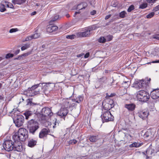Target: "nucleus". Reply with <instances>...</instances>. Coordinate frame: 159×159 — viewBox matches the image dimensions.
<instances>
[{"label":"nucleus","instance_id":"obj_39","mask_svg":"<svg viewBox=\"0 0 159 159\" xmlns=\"http://www.w3.org/2000/svg\"><path fill=\"white\" fill-rule=\"evenodd\" d=\"M18 30V29L17 28H12L10 30L9 32L10 33H12L17 32Z\"/></svg>","mask_w":159,"mask_h":159},{"label":"nucleus","instance_id":"obj_28","mask_svg":"<svg viewBox=\"0 0 159 159\" xmlns=\"http://www.w3.org/2000/svg\"><path fill=\"white\" fill-rule=\"evenodd\" d=\"M127 15L126 12L125 11H123L119 13V16L120 18H125Z\"/></svg>","mask_w":159,"mask_h":159},{"label":"nucleus","instance_id":"obj_54","mask_svg":"<svg viewBox=\"0 0 159 159\" xmlns=\"http://www.w3.org/2000/svg\"><path fill=\"white\" fill-rule=\"evenodd\" d=\"M36 5L37 6H41V7L40 8L41 10L42 9V7H43V5L42 4H41L40 3H36Z\"/></svg>","mask_w":159,"mask_h":159},{"label":"nucleus","instance_id":"obj_48","mask_svg":"<svg viewBox=\"0 0 159 159\" xmlns=\"http://www.w3.org/2000/svg\"><path fill=\"white\" fill-rule=\"evenodd\" d=\"M149 132H147L145 133L144 135V136L145 138H148L149 136Z\"/></svg>","mask_w":159,"mask_h":159},{"label":"nucleus","instance_id":"obj_45","mask_svg":"<svg viewBox=\"0 0 159 159\" xmlns=\"http://www.w3.org/2000/svg\"><path fill=\"white\" fill-rule=\"evenodd\" d=\"M59 18V16L58 15H56L53 18L51 21H54L57 20Z\"/></svg>","mask_w":159,"mask_h":159},{"label":"nucleus","instance_id":"obj_53","mask_svg":"<svg viewBox=\"0 0 159 159\" xmlns=\"http://www.w3.org/2000/svg\"><path fill=\"white\" fill-rule=\"evenodd\" d=\"M111 16V15L110 14H109L107 15L105 17V19L107 20V19H109Z\"/></svg>","mask_w":159,"mask_h":159},{"label":"nucleus","instance_id":"obj_1","mask_svg":"<svg viewBox=\"0 0 159 159\" xmlns=\"http://www.w3.org/2000/svg\"><path fill=\"white\" fill-rule=\"evenodd\" d=\"M83 100V97L81 96H79L77 98L76 100L75 99H72L70 98H64L62 99L61 103L62 105V107L67 109L68 108L74 107L76 102L79 103Z\"/></svg>","mask_w":159,"mask_h":159},{"label":"nucleus","instance_id":"obj_16","mask_svg":"<svg viewBox=\"0 0 159 159\" xmlns=\"http://www.w3.org/2000/svg\"><path fill=\"white\" fill-rule=\"evenodd\" d=\"M145 83V82L143 80H137L134 83V86L136 88L139 87V88H141L143 86Z\"/></svg>","mask_w":159,"mask_h":159},{"label":"nucleus","instance_id":"obj_7","mask_svg":"<svg viewBox=\"0 0 159 159\" xmlns=\"http://www.w3.org/2000/svg\"><path fill=\"white\" fill-rule=\"evenodd\" d=\"M40 115L42 116V119L45 120L47 116H52L53 115V113L50 108L44 107L42 109L40 112Z\"/></svg>","mask_w":159,"mask_h":159},{"label":"nucleus","instance_id":"obj_29","mask_svg":"<svg viewBox=\"0 0 159 159\" xmlns=\"http://www.w3.org/2000/svg\"><path fill=\"white\" fill-rule=\"evenodd\" d=\"M4 2H2V3L0 4V11L1 12H3L6 10L4 5L3 3Z\"/></svg>","mask_w":159,"mask_h":159},{"label":"nucleus","instance_id":"obj_34","mask_svg":"<svg viewBox=\"0 0 159 159\" xmlns=\"http://www.w3.org/2000/svg\"><path fill=\"white\" fill-rule=\"evenodd\" d=\"M77 141L75 139L71 140L68 142V143L69 144H74L76 143Z\"/></svg>","mask_w":159,"mask_h":159},{"label":"nucleus","instance_id":"obj_63","mask_svg":"<svg viewBox=\"0 0 159 159\" xmlns=\"http://www.w3.org/2000/svg\"><path fill=\"white\" fill-rule=\"evenodd\" d=\"M129 82L128 81H124L122 84H126V83H127Z\"/></svg>","mask_w":159,"mask_h":159},{"label":"nucleus","instance_id":"obj_12","mask_svg":"<svg viewBox=\"0 0 159 159\" xmlns=\"http://www.w3.org/2000/svg\"><path fill=\"white\" fill-rule=\"evenodd\" d=\"M68 112V111L67 109L61 107V109L57 113L58 116H60L61 118H63L64 119L65 117L67 115Z\"/></svg>","mask_w":159,"mask_h":159},{"label":"nucleus","instance_id":"obj_22","mask_svg":"<svg viewBox=\"0 0 159 159\" xmlns=\"http://www.w3.org/2000/svg\"><path fill=\"white\" fill-rule=\"evenodd\" d=\"M40 85H41L42 86V89L43 90H46L48 89H49L50 87V84H52V83L48 82V83H40Z\"/></svg>","mask_w":159,"mask_h":159},{"label":"nucleus","instance_id":"obj_8","mask_svg":"<svg viewBox=\"0 0 159 159\" xmlns=\"http://www.w3.org/2000/svg\"><path fill=\"white\" fill-rule=\"evenodd\" d=\"M102 119L103 121L108 122L112 121L113 120L114 117L111 115L110 111H106L101 115Z\"/></svg>","mask_w":159,"mask_h":159},{"label":"nucleus","instance_id":"obj_57","mask_svg":"<svg viewBox=\"0 0 159 159\" xmlns=\"http://www.w3.org/2000/svg\"><path fill=\"white\" fill-rule=\"evenodd\" d=\"M20 50L19 49H18V50H16L15 52V54H16V55H17V54H18L19 52H20Z\"/></svg>","mask_w":159,"mask_h":159},{"label":"nucleus","instance_id":"obj_27","mask_svg":"<svg viewBox=\"0 0 159 159\" xmlns=\"http://www.w3.org/2000/svg\"><path fill=\"white\" fill-rule=\"evenodd\" d=\"M25 0H12V2L14 4L21 5L25 2Z\"/></svg>","mask_w":159,"mask_h":159},{"label":"nucleus","instance_id":"obj_26","mask_svg":"<svg viewBox=\"0 0 159 159\" xmlns=\"http://www.w3.org/2000/svg\"><path fill=\"white\" fill-rule=\"evenodd\" d=\"M33 114V112L30 111H26L23 113L25 117V119L26 120H28Z\"/></svg>","mask_w":159,"mask_h":159},{"label":"nucleus","instance_id":"obj_13","mask_svg":"<svg viewBox=\"0 0 159 159\" xmlns=\"http://www.w3.org/2000/svg\"><path fill=\"white\" fill-rule=\"evenodd\" d=\"M139 116L144 120L147 118L149 115V112L147 110H140L138 113Z\"/></svg>","mask_w":159,"mask_h":159},{"label":"nucleus","instance_id":"obj_60","mask_svg":"<svg viewBox=\"0 0 159 159\" xmlns=\"http://www.w3.org/2000/svg\"><path fill=\"white\" fill-rule=\"evenodd\" d=\"M80 13V11H76L75 12V14H74V16H75L77 14H79Z\"/></svg>","mask_w":159,"mask_h":159},{"label":"nucleus","instance_id":"obj_11","mask_svg":"<svg viewBox=\"0 0 159 159\" xmlns=\"http://www.w3.org/2000/svg\"><path fill=\"white\" fill-rule=\"evenodd\" d=\"M14 143L13 149L14 151L18 152H21L23 150V147L22 143L20 142V141H16Z\"/></svg>","mask_w":159,"mask_h":159},{"label":"nucleus","instance_id":"obj_24","mask_svg":"<svg viewBox=\"0 0 159 159\" xmlns=\"http://www.w3.org/2000/svg\"><path fill=\"white\" fill-rule=\"evenodd\" d=\"M143 144L142 143L134 142L130 144L129 146L130 148H139Z\"/></svg>","mask_w":159,"mask_h":159},{"label":"nucleus","instance_id":"obj_49","mask_svg":"<svg viewBox=\"0 0 159 159\" xmlns=\"http://www.w3.org/2000/svg\"><path fill=\"white\" fill-rule=\"evenodd\" d=\"M24 58L22 56V55H19L18 57L17 58H16L15 59H18V60H21Z\"/></svg>","mask_w":159,"mask_h":159},{"label":"nucleus","instance_id":"obj_47","mask_svg":"<svg viewBox=\"0 0 159 159\" xmlns=\"http://www.w3.org/2000/svg\"><path fill=\"white\" fill-rule=\"evenodd\" d=\"M159 10V5L155 7L153 9V11L156 12Z\"/></svg>","mask_w":159,"mask_h":159},{"label":"nucleus","instance_id":"obj_30","mask_svg":"<svg viewBox=\"0 0 159 159\" xmlns=\"http://www.w3.org/2000/svg\"><path fill=\"white\" fill-rule=\"evenodd\" d=\"M30 47V45L29 44H25L24 45L22 46L21 48V50L22 51H24L27 49L29 48Z\"/></svg>","mask_w":159,"mask_h":159},{"label":"nucleus","instance_id":"obj_64","mask_svg":"<svg viewBox=\"0 0 159 159\" xmlns=\"http://www.w3.org/2000/svg\"><path fill=\"white\" fill-rule=\"evenodd\" d=\"M4 59V58L2 57H0V61H1L2 60Z\"/></svg>","mask_w":159,"mask_h":159},{"label":"nucleus","instance_id":"obj_62","mask_svg":"<svg viewBox=\"0 0 159 159\" xmlns=\"http://www.w3.org/2000/svg\"><path fill=\"white\" fill-rule=\"evenodd\" d=\"M109 70H106L105 71V73H109Z\"/></svg>","mask_w":159,"mask_h":159},{"label":"nucleus","instance_id":"obj_6","mask_svg":"<svg viewBox=\"0 0 159 159\" xmlns=\"http://www.w3.org/2000/svg\"><path fill=\"white\" fill-rule=\"evenodd\" d=\"M28 127L30 133L34 134L35 132L39 128V124L37 122H34L32 120L29 122Z\"/></svg>","mask_w":159,"mask_h":159},{"label":"nucleus","instance_id":"obj_40","mask_svg":"<svg viewBox=\"0 0 159 159\" xmlns=\"http://www.w3.org/2000/svg\"><path fill=\"white\" fill-rule=\"evenodd\" d=\"M33 39V38L32 36V35H30V36H29L28 37H26L25 40H23V42H25V41H28L30 40H31V39Z\"/></svg>","mask_w":159,"mask_h":159},{"label":"nucleus","instance_id":"obj_55","mask_svg":"<svg viewBox=\"0 0 159 159\" xmlns=\"http://www.w3.org/2000/svg\"><path fill=\"white\" fill-rule=\"evenodd\" d=\"M155 51L157 52H159V48L158 47H156L155 48Z\"/></svg>","mask_w":159,"mask_h":159},{"label":"nucleus","instance_id":"obj_41","mask_svg":"<svg viewBox=\"0 0 159 159\" xmlns=\"http://www.w3.org/2000/svg\"><path fill=\"white\" fill-rule=\"evenodd\" d=\"M31 54V51H30L29 52H28L27 53H24L23 54H22V56L23 57H25L28 56V55Z\"/></svg>","mask_w":159,"mask_h":159},{"label":"nucleus","instance_id":"obj_52","mask_svg":"<svg viewBox=\"0 0 159 159\" xmlns=\"http://www.w3.org/2000/svg\"><path fill=\"white\" fill-rule=\"evenodd\" d=\"M84 55V53H81L80 54H78L77 55V57H83Z\"/></svg>","mask_w":159,"mask_h":159},{"label":"nucleus","instance_id":"obj_4","mask_svg":"<svg viewBox=\"0 0 159 159\" xmlns=\"http://www.w3.org/2000/svg\"><path fill=\"white\" fill-rule=\"evenodd\" d=\"M41 84H39L33 86L30 88H29L24 92V94L27 96L32 97L39 93V90L36 89L39 86H41Z\"/></svg>","mask_w":159,"mask_h":159},{"label":"nucleus","instance_id":"obj_21","mask_svg":"<svg viewBox=\"0 0 159 159\" xmlns=\"http://www.w3.org/2000/svg\"><path fill=\"white\" fill-rule=\"evenodd\" d=\"M155 152L154 149H152L151 148H149L146 151V154L147 159H148V156H150L152 155V154L154 153Z\"/></svg>","mask_w":159,"mask_h":159},{"label":"nucleus","instance_id":"obj_32","mask_svg":"<svg viewBox=\"0 0 159 159\" xmlns=\"http://www.w3.org/2000/svg\"><path fill=\"white\" fill-rule=\"evenodd\" d=\"M148 6L146 2H143L139 5V8L141 9H143L146 8Z\"/></svg>","mask_w":159,"mask_h":159},{"label":"nucleus","instance_id":"obj_46","mask_svg":"<svg viewBox=\"0 0 159 159\" xmlns=\"http://www.w3.org/2000/svg\"><path fill=\"white\" fill-rule=\"evenodd\" d=\"M35 104L33 103L32 101L29 100V101L28 102V105H30V106H34L35 105Z\"/></svg>","mask_w":159,"mask_h":159},{"label":"nucleus","instance_id":"obj_2","mask_svg":"<svg viewBox=\"0 0 159 159\" xmlns=\"http://www.w3.org/2000/svg\"><path fill=\"white\" fill-rule=\"evenodd\" d=\"M28 132L26 129L20 128L17 133H15L12 136L13 139L15 141H24L27 138Z\"/></svg>","mask_w":159,"mask_h":159},{"label":"nucleus","instance_id":"obj_38","mask_svg":"<svg viewBox=\"0 0 159 159\" xmlns=\"http://www.w3.org/2000/svg\"><path fill=\"white\" fill-rule=\"evenodd\" d=\"M134 9V6L133 5H131L129 7L127 10V11L129 12H130Z\"/></svg>","mask_w":159,"mask_h":159},{"label":"nucleus","instance_id":"obj_58","mask_svg":"<svg viewBox=\"0 0 159 159\" xmlns=\"http://www.w3.org/2000/svg\"><path fill=\"white\" fill-rule=\"evenodd\" d=\"M106 95H107V96L109 97H112L113 96H114V94H111L110 95H108V93H107Z\"/></svg>","mask_w":159,"mask_h":159},{"label":"nucleus","instance_id":"obj_23","mask_svg":"<svg viewBox=\"0 0 159 159\" xmlns=\"http://www.w3.org/2000/svg\"><path fill=\"white\" fill-rule=\"evenodd\" d=\"M37 141L33 139L30 140L28 142V146L30 147H33L37 143Z\"/></svg>","mask_w":159,"mask_h":159},{"label":"nucleus","instance_id":"obj_25","mask_svg":"<svg viewBox=\"0 0 159 159\" xmlns=\"http://www.w3.org/2000/svg\"><path fill=\"white\" fill-rule=\"evenodd\" d=\"M99 139L98 135H91L89 138V140L92 142H95Z\"/></svg>","mask_w":159,"mask_h":159},{"label":"nucleus","instance_id":"obj_33","mask_svg":"<svg viewBox=\"0 0 159 159\" xmlns=\"http://www.w3.org/2000/svg\"><path fill=\"white\" fill-rule=\"evenodd\" d=\"M31 35L33 38V39H35L39 37L40 34L37 33H35L34 34Z\"/></svg>","mask_w":159,"mask_h":159},{"label":"nucleus","instance_id":"obj_17","mask_svg":"<svg viewBox=\"0 0 159 159\" xmlns=\"http://www.w3.org/2000/svg\"><path fill=\"white\" fill-rule=\"evenodd\" d=\"M152 98L154 99L159 98V89L153 90L151 93Z\"/></svg>","mask_w":159,"mask_h":159},{"label":"nucleus","instance_id":"obj_43","mask_svg":"<svg viewBox=\"0 0 159 159\" xmlns=\"http://www.w3.org/2000/svg\"><path fill=\"white\" fill-rule=\"evenodd\" d=\"M75 36V35H67L66 38L68 39H73L74 38Z\"/></svg>","mask_w":159,"mask_h":159},{"label":"nucleus","instance_id":"obj_35","mask_svg":"<svg viewBox=\"0 0 159 159\" xmlns=\"http://www.w3.org/2000/svg\"><path fill=\"white\" fill-rule=\"evenodd\" d=\"M154 15V12H151L146 16V18H150L152 17Z\"/></svg>","mask_w":159,"mask_h":159},{"label":"nucleus","instance_id":"obj_51","mask_svg":"<svg viewBox=\"0 0 159 159\" xmlns=\"http://www.w3.org/2000/svg\"><path fill=\"white\" fill-rule=\"evenodd\" d=\"M89 53L87 52L84 55V57L85 58H87L89 57Z\"/></svg>","mask_w":159,"mask_h":159},{"label":"nucleus","instance_id":"obj_3","mask_svg":"<svg viewBox=\"0 0 159 159\" xmlns=\"http://www.w3.org/2000/svg\"><path fill=\"white\" fill-rule=\"evenodd\" d=\"M11 113L14 115L13 121L16 126L20 127L24 123V117L22 115H19V111L16 109H13Z\"/></svg>","mask_w":159,"mask_h":159},{"label":"nucleus","instance_id":"obj_14","mask_svg":"<svg viewBox=\"0 0 159 159\" xmlns=\"http://www.w3.org/2000/svg\"><path fill=\"white\" fill-rule=\"evenodd\" d=\"M50 132V130L48 128H43L40 132L39 134V137L42 139L46 137L48 133Z\"/></svg>","mask_w":159,"mask_h":159},{"label":"nucleus","instance_id":"obj_61","mask_svg":"<svg viewBox=\"0 0 159 159\" xmlns=\"http://www.w3.org/2000/svg\"><path fill=\"white\" fill-rule=\"evenodd\" d=\"M65 15L67 18H68L70 16V15L69 14H67Z\"/></svg>","mask_w":159,"mask_h":159},{"label":"nucleus","instance_id":"obj_5","mask_svg":"<svg viewBox=\"0 0 159 159\" xmlns=\"http://www.w3.org/2000/svg\"><path fill=\"white\" fill-rule=\"evenodd\" d=\"M136 97L140 101L146 102L150 98L149 93L144 90H140L137 93Z\"/></svg>","mask_w":159,"mask_h":159},{"label":"nucleus","instance_id":"obj_59","mask_svg":"<svg viewBox=\"0 0 159 159\" xmlns=\"http://www.w3.org/2000/svg\"><path fill=\"white\" fill-rule=\"evenodd\" d=\"M36 13H37L36 11H34V12H32V13H31V16L34 15H35L36 14Z\"/></svg>","mask_w":159,"mask_h":159},{"label":"nucleus","instance_id":"obj_42","mask_svg":"<svg viewBox=\"0 0 159 159\" xmlns=\"http://www.w3.org/2000/svg\"><path fill=\"white\" fill-rule=\"evenodd\" d=\"M31 54V51H30L29 52H28L27 53H24L23 54H22V56L23 57H25L28 56V55Z\"/></svg>","mask_w":159,"mask_h":159},{"label":"nucleus","instance_id":"obj_18","mask_svg":"<svg viewBox=\"0 0 159 159\" xmlns=\"http://www.w3.org/2000/svg\"><path fill=\"white\" fill-rule=\"evenodd\" d=\"M58 29V27L55 25H49L47 28V31L49 33H51L55 31Z\"/></svg>","mask_w":159,"mask_h":159},{"label":"nucleus","instance_id":"obj_37","mask_svg":"<svg viewBox=\"0 0 159 159\" xmlns=\"http://www.w3.org/2000/svg\"><path fill=\"white\" fill-rule=\"evenodd\" d=\"M14 55L12 53H8L6 55L5 58L6 59H8L13 57Z\"/></svg>","mask_w":159,"mask_h":159},{"label":"nucleus","instance_id":"obj_44","mask_svg":"<svg viewBox=\"0 0 159 159\" xmlns=\"http://www.w3.org/2000/svg\"><path fill=\"white\" fill-rule=\"evenodd\" d=\"M157 0H146L147 2L150 4L152 3H152H155Z\"/></svg>","mask_w":159,"mask_h":159},{"label":"nucleus","instance_id":"obj_15","mask_svg":"<svg viewBox=\"0 0 159 159\" xmlns=\"http://www.w3.org/2000/svg\"><path fill=\"white\" fill-rule=\"evenodd\" d=\"M87 5H88L86 2H83L78 5L77 6L74 7L73 9H76L79 10H82L85 9L87 6Z\"/></svg>","mask_w":159,"mask_h":159},{"label":"nucleus","instance_id":"obj_10","mask_svg":"<svg viewBox=\"0 0 159 159\" xmlns=\"http://www.w3.org/2000/svg\"><path fill=\"white\" fill-rule=\"evenodd\" d=\"M14 143L11 140L5 141L3 144V147L4 149L8 152H9L13 149Z\"/></svg>","mask_w":159,"mask_h":159},{"label":"nucleus","instance_id":"obj_36","mask_svg":"<svg viewBox=\"0 0 159 159\" xmlns=\"http://www.w3.org/2000/svg\"><path fill=\"white\" fill-rule=\"evenodd\" d=\"M98 41L100 43H103L106 41V39L103 37H101L99 39Z\"/></svg>","mask_w":159,"mask_h":159},{"label":"nucleus","instance_id":"obj_9","mask_svg":"<svg viewBox=\"0 0 159 159\" xmlns=\"http://www.w3.org/2000/svg\"><path fill=\"white\" fill-rule=\"evenodd\" d=\"M96 28L97 27L95 25L89 27L85 29L84 31L80 32V35L82 37L89 36L91 34V32L93 30H95Z\"/></svg>","mask_w":159,"mask_h":159},{"label":"nucleus","instance_id":"obj_50","mask_svg":"<svg viewBox=\"0 0 159 159\" xmlns=\"http://www.w3.org/2000/svg\"><path fill=\"white\" fill-rule=\"evenodd\" d=\"M159 63V60H156L155 61H152L151 62H148L147 63V64H150L151 63Z\"/></svg>","mask_w":159,"mask_h":159},{"label":"nucleus","instance_id":"obj_19","mask_svg":"<svg viewBox=\"0 0 159 159\" xmlns=\"http://www.w3.org/2000/svg\"><path fill=\"white\" fill-rule=\"evenodd\" d=\"M125 107L129 111H132L135 109V105L133 103L126 104L125 105Z\"/></svg>","mask_w":159,"mask_h":159},{"label":"nucleus","instance_id":"obj_31","mask_svg":"<svg viewBox=\"0 0 159 159\" xmlns=\"http://www.w3.org/2000/svg\"><path fill=\"white\" fill-rule=\"evenodd\" d=\"M4 2L6 4V5L7 7H10L11 8H14V6L11 3L5 1Z\"/></svg>","mask_w":159,"mask_h":159},{"label":"nucleus","instance_id":"obj_20","mask_svg":"<svg viewBox=\"0 0 159 159\" xmlns=\"http://www.w3.org/2000/svg\"><path fill=\"white\" fill-rule=\"evenodd\" d=\"M113 102L112 101L111 103H106L103 106L104 108L106 110H110L114 107V103H113Z\"/></svg>","mask_w":159,"mask_h":159},{"label":"nucleus","instance_id":"obj_56","mask_svg":"<svg viewBox=\"0 0 159 159\" xmlns=\"http://www.w3.org/2000/svg\"><path fill=\"white\" fill-rule=\"evenodd\" d=\"M96 11L95 10H93V11H92L90 13H91V14L92 15H94L96 13Z\"/></svg>","mask_w":159,"mask_h":159}]
</instances>
